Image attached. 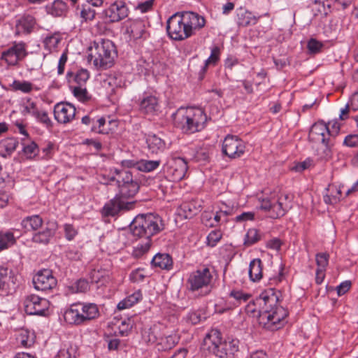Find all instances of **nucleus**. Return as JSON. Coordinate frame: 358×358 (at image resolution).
Returning <instances> with one entry per match:
<instances>
[{
    "mask_svg": "<svg viewBox=\"0 0 358 358\" xmlns=\"http://www.w3.org/2000/svg\"><path fill=\"white\" fill-rule=\"evenodd\" d=\"M88 51V61L92 62L97 69L110 68L117 57V50L114 43L108 39L94 42L93 45L89 48Z\"/></svg>",
    "mask_w": 358,
    "mask_h": 358,
    "instance_id": "nucleus-6",
    "label": "nucleus"
},
{
    "mask_svg": "<svg viewBox=\"0 0 358 358\" xmlns=\"http://www.w3.org/2000/svg\"><path fill=\"white\" fill-rule=\"evenodd\" d=\"M154 0H147L138 4L136 8L141 13H146L152 8Z\"/></svg>",
    "mask_w": 358,
    "mask_h": 358,
    "instance_id": "nucleus-57",
    "label": "nucleus"
},
{
    "mask_svg": "<svg viewBox=\"0 0 358 358\" xmlns=\"http://www.w3.org/2000/svg\"><path fill=\"white\" fill-rule=\"evenodd\" d=\"M222 343L221 333L217 329H211L204 337L202 347L217 357Z\"/></svg>",
    "mask_w": 358,
    "mask_h": 358,
    "instance_id": "nucleus-18",
    "label": "nucleus"
},
{
    "mask_svg": "<svg viewBox=\"0 0 358 358\" xmlns=\"http://www.w3.org/2000/svg\"><path fill=\"white\" fill-rule=\"evenodd\" d=\"M38 150L37 145L34 142H31L27 145L24 144L23 152L27 157L31 158L36 155Z\"/></svg>",
    "mask_w": 358,
    "mask_h": 358,
    "instance_id": "nucleus-52",
    "label": "nucleus"
},
{
    "mask_svg": "<svg viewBox=\"0 0 358 358\" xmlns=\"http://www.w3.org/2000/svg\"><path fill=\"white\" fill-rule=\"evenodd\" d=\"M308 138L310 142L320 146L316 150L320 157L325 158L330 155L335 141L331 136L329 126L324 121H318L313 124Z\"/></svg>",
    "mask_w": 358,
    "mask_h": 358,
    "instance_id": "nucleus-7",
    "label": "nucleus"
},
{
    "mask_svg": "<svg viewBox=\"0 0 358 358\" xmlns=\"http://www.w3.org/2000/svg\"><path fill=\"white\" fill-rule=\"evenodd\" d=\"M83 85H78L73 87V95L80 101H86L88 99V93Z\"/></svg>",
    "mask_w": 358,
    "mask_h": 358,
    "instance_id": "nucleus-49",
    "label": "nucleus"
},
{
    "mask_svg": "<svg viewBox=\"0 0 358 358\" xmlns=\"http://www.w3.org/2000/svg\"><path fill=\"white\" fill-rule=\"evenodd\" d=\"M180 341V337L173 334L167 336L162 337L157 343L158 350L166 351L173 348Z\"/></svg>",
    "mask_w": 358,
    "mask_h": 358,
    "instance_id": "nucleus-32",
    "label": "nucleus"
},
{
    "mask_svg": "<svg viewBox=\"0 0 358 358\" xmlns=\"http://www.w3.org/2000/svg\"><path fill=\"white\" fill-rule=\"evenodd\" d=\"M36 23V19L34 16L29 14L23 15L16 20L15 35L30 34L33 31Z\"/></svg>",
    "mask_w": 358,
    "mask_h": 358,
    "instance_id": "nucleus-21",
    "label": "nucleus"
},
{
    "mask_svg": "<svg viewBox=\"0 0 358 358\" xmlns=\"http://www.w3.org/2000/svg\"><path fill=\"white\" fill-rule=\"evenodd\" d=\"M62 39V37L59 33L48 35L43 40L44 47L50 52L55 50Z\"/></svg>",
    "mask_w": 358,
    "mask_h": 358,
    "instance_id": "nucleus-38",
    "label": "nucleus"
},
{
    "mask_svg": "<svg viewBox=\"0 0 358 358\" xmlns=\"http://www.w3.org/2000/svg\"><path fill=\"white\" fill-rule=\"evenodd\" d=\"M255 214L252 212H245L238 215L236 217L235 220L236 222H243L248 220H252L254 219Z\"/></svg>",
    "mask_w": 358,
    "mask_h": 358,
    "instance_id": "nucleus-62",
    "label": "nucleus"
},
{
    "mask_svg": "<svg viewBox=\"0 0 358 358\" xmlns=\"http://www.w3.org/2000/svg\"><path fill=\"white\" fill-rule=\"evenodd\" d=\"M145 143L148 152L152 154L162 152L166 148L164 141L155 134H148L145 136Z\"/></svg>",
    "mask_w": 358,
    "mask_h": 358,
    "instance_id": "nucleus-24",
    "label": "nucleus"
},
{
    "mask_svg": "<svg viewBox=\"0 0 358 358\" xmlns=\"http://www.w3.org/2000/svg\"><path fill=\"white\" fill-rule=\"evenodd\" d=\"M329 255L327 252L317 253L315 256L317 268L326 269L329 264Z\"/></svg>",
    "mask_w": 358,
    "mask_h": 358,
    "instance_id": "nucleus-44",
    "label": "nucleus"
},
{
    "mask_svg": "<svg viewBox=\"0 0 358 358\" xmlns=\"http://www.w3.org/2000/svg\"><path fill=\"white\" fill-rule=\"evenodd\" d=\"M90 73L86 69H80L76 73L68 71L66 73V78L69 83L72 80L75 81L78 85H84L87 80L89 79Z\"/></svg>",
    "mask_w": 358,
    "mask_h": 358,
    "instance_id": "nucleus-33",
    "label": "nucleus"
},
{
    "mask_svg": "<svg viewBox=\"0 0 358 358\" xmlns=\"http://www.w3.org/2000/svg\"><path fill=\"white\" fill-rule=\"evenodd\" d=\"M76 349L72 346L61 349L57 354L58 358H76Z\"/></svg>",
    "mask_w": 358,
    "mask_h": 358,
    "instance_id": "nucleus-50",
    "label": "nucleus"
},
{
    "mask_svg": "<svg viewBox=\"0 0 358 358\" xmlns=\"http://www.w3.org/2000/svg\"><path fill=\"white\" fill-rule=\"evenodd\" d=\"M26 55L25 44L22 42L15 43L10 48L1 53V59L8 65L14 66Z\"/></svg>",
    "mask_w": 358,
    "mask_h": 358,
    "instance_id": "nucleus-15",
    "label": "nucleus"
},
{
    "mask_svg": "<svg viewBox=\"0 0 358 358\" xmlns=\"http://www.w3.org/2000/svg\"><path fill=\"white\" fill-rule=\"evenodd\" d=\"M90 279L92 282L104 284L109 278L108 272L105 270L94 269L90 272Z\"/></svg>",
    "mask_w": 358,
    "mask_h": 358,
    "instance_id": "nucleus-42",
    "label": "nucleus"
},
{
    "mask_svg": "<svg viewBox=\"0 0 358 358\" xmlns=\"http://www.w3.org/2000/svg\"><path fill=\"white\" fill-rule=\"evenodd\" d=\"M10 87L13 91H20L23 93H29L34 89V85L31 83L19 80H13Z\"/></svg>",
    "mask_w": 358,
    "mask_h": 358,
    "instance_id": "nucleus-39",
    "label": "nucleus"
},
{
    "mask_svg": "<svg viewBox=\"0 0 358 358\" xmlns=\"http://www.w3.org/2000/svg\"><path fill=\"white\" fill-rule=\"evenodd\" d=\"M142 299V293L140 290L136 291L132 294L128 296L127 298L120 301L117 304L119 310L129 308L133 306L135 303H138Z\"/></svg>",
    "mask_w": 358,
    "mask_h": 358,
    "instance_id": "nucleus-35",
    "label": "nucleus"
},
{
    "mask_svg": "<svg viewBox=\"0 0 358 358\" xmlns=\"http://www.w3.org/2000/svg\"><path fill=\"white\" fill-rule=\"evenodd\" d=\"M194 159L198 162H206L209 159V152L207 148H200L194 155Z\"/></svg>",
    "mask_w": 358,
    "mask_h": 358,
    "instance_id": "nucleus-48",
    "label": "nucleus"
},
{
    "mask_svg": "<svg viewBox=\"0 0 358 358\" xmlns=\"http://www.w3.org/2000/svg\"><path fill=\"white\" fill-rule=\"evenodd\" d=\"M72 289L76 292L85 293L90 289L89 282L85 279L78 280L72 285Z\"/></svg>",
    "mask_w": 358,
    "mask_h": 358,
    "instance_id": "nucleus-45",
    "label": "nucleus"
},
{
    "mask_svg": "<svg viewBox=\"0 0 358 358\" xmlns=\"http://www.w3.org/2000/svg\"><path fill=\"white\" fill-rule=\"evenodd\" d=\"M258 310L259 307L257 304V299L253 302H250L245 307V312L247 314L251 315L253 317L257 316L259 317Z\"/></svg>",
    "mask_w": 358,
    "mask_h": 358,
    "instance_id": "nucleus-54",
    "label": "nucleus"
},
{
    "mask_svg": "<svg viewBox=\"0 0 358 358\" xmlns=\"http://www.w3.org/2000/svg\"><path fill=\"white\" fill-rule=\"evenodd\" d=\"M282 245V242L279 238H275L269 240L266 243V247L273 250H279Z\"/></svg>",
    "mask_w": 358,
    "mask_h": 358,
    "instance_id": "nucleus-63",
    "label": "nucleus"
},
{
    "mask_svg": "<svg viewBox=\"0 0 358 358\" xmlns=\"http://www.w3.org/2000/svg\"><path fill=\"white\" fill-rule=\"evenodd\" d=\"M187 169V161L182 157H176L169 162L168 174L173 181H180L185 178Z\"/></svg>",
    "mask_w": 358,
    "mask_h": 358,
    "instance_id": "nucleus-17",
    "label": "nucleus"
},
{
    "mask_svg": "<svg viewBox=\"0 0 358 358\" xmlns=\"http://www.w3.org/2000/svg\"><path fill=\"white\" fill-rule=\"evenodd\" d=\"M18 141L13 137H8L0 141V156H10L18 145Z\"/></svg>",
    "mask_w": 358,
    "mask_h": 358,
    "instance_id": "nucleus-28",
    "label": "nucleus"
},
{
    "mask_svg": "<svg viewBox=\"0 0 358 358\" xmlns=\"http://www.w3.org/2000/svg\"><path fill=\"white\" fill-rule=\"evenodd\" d=\"M262 238V234L255 228L249 229L245 236L244 245L251 246L257 243Z\"/></svg>",
    "mask_w": 358,
    "mask_h": 358,
    "instance_id": "nucleus-41",
    "label": "nucleus"
},
{
    "mask_svg": "<svg viewBox=\"0 0 358 358\" xmlns=\"http://www.w3.org/2000/svg\"><path fill=\"white\" fill-rule=\"evenodd\" d=\"M206 20L199 14L189 12H178L171 15L166 22L168 36L174 41L189 38L205 26Z\"/></svg>",
    "mask_w": 358,
    "mask_h": 358,
    "instance_id": "nucleus-2",
    "label": "nucleus"
},
{
    "mask_svg": "<svg viewBox=\"0 0 358 358\" xmlns=\"http://www.w3.org/2000/svg\"><path fill=\"white\" fill-rule=\"evenodd\" d=\"M213 279L209 268H203L192 272L187 279L188 289L192 292H199V295L206 296L210 292V282Z\"/></svg>",
    "mask_w": 358,
    "mask_h": 358,
    "instance_id": "nucleus-11",
    "label": "nucleus"
},
{
    "mask_svg": "<svg viewBox=\"0 0 358 358\" xmlns=\"http://www.w3.org/2000/svg\"><path fill=\"white\" fill-rule=\"evenodd\" d=\"M160 160H141L136 163V168L141 171L151 172L160 165Z\"/></svg>",
    "mask_w": 358,
    "mask_h": 358,
    "instance_id": "nucleus-40",
    "label": "nucleus"
},
{
    "mask_svg": "<svg viewBox=\"0 0 358 358\" xmlns=\"http://www.w3.org/2000/svg\"><path fill=\"white\" fill-rule=\"evenodd\" d=\"M99 308L94 303H78L71 306L64 313V317L66 322L80 325L98 317Z\"/></svg>",
    "mask_w": 358,
    "mask_h": 358,
    "instance_id": "nucleus-8",
    "label": "nucleus"
},
{
    "mask_svg": "<svg viewBox=\"0 0 358 358\" xmlns=\"http://www.w3.org/2000/svg\"><path fill=\"white\" fill-rule=\"evenodd\" d=\"M45 10L48 14L53 17H62L68 13L69 7L62 0H55L45 6Z\"/></svg>",
    "mask_w": 358,
    "mask_h": 358,
    "instance_id": "nucleus-26",
    "label": "nucleus"
},
{
    "mask_svg": "<svg viewBox=\"0 0 358 358\" xmlns=\"http://www.w3.org/2000/svg\"><path fill=\"white\" fill-rule=\"evenodd\" d=\"M248 273L252 282H258L262 278V262L260 259H254L250 262Z\"/></svg>",
    "mask_w": 358,
    "mask_h": 358,
    "instance_id": "nucleus-30",
    "label": "nucleus"
},
{
    "mask_svg": "<svg viewBox=\"0 0 358 358\" xmlns=\"http://www.w3.org/2000/svg\"><path fill=\"white\" fill-rule=\"evenodd\" d=\"M76 109L71 103L60 102L57 103L54 108V115L55 120L61 124L71 122L76 117Z\"/></svg>",
    "mask_w": 358,
    "mask_h": 358,
    "instance_id": "nucleus-16",
    "label": "nucleus"
},
{
    "mask_svg": "<svg viewBox=\"0 0 358 358\" xmlns=\"http://www.w3.org/2000/svg\"><path fill=\"white\" fill-rule=\"evenodd\" d=\"M173 118L178 127L189 134L202 130L207 121L203 110L197 107H181L173 114Z\"/></svg>",
    "mask_w": 358,
    "mask_h": 358,
    "instance_id": "nucleus-4",
    "label": "nucleus"
},
{
    "mask_svg": "<svg viewBox=\"0 0 358 358\" xmlns=\"http://www.w3.org/2000/svg\"><path fill=\"white\" fill-rule=\"evenodd\" d=\"M237 24L239 27H248L257 24L260 17H256L252 12L240 8L236 10Z\"/></svg>",
    "mask_w": 358,
    "mask_h": 358,
    "instance_id": "nucleus-25",
    "label": "nucleus"
},
{
    "mask_svg": "<svg viewBox=\"0 0 358 358\" xmlns=\"http://www.w3.org/2000/svg\"><path fill=\"white\" fill-rule=\"evenodd\" d=\"M164 229L162 219L152 213L139 214L130 224V229L134 236L144 238L145 243L138 244L135 250L136 255L146 252L151 245V237Z\"/></svg>",
    "mask_w": 358,
    "mask_h": 358,
    "instance_id": "nucleus-3",
    "label": "nucleus"
},
{
    "mask_svg": "<svg viewBox=\"0 0 358 358\" xmlns=\"http://www.w3.org/2000/svg\"><path fill=\"white\" fill-rule=\"evenodd\" d=\"M344 144L348 147H356L358 145V134H350L344 139Z\"/></svg>",
    "mask_w": 358,
    "mask_h": 358,
    "instance_id": "nucleus-56",
    "label": "nucleus"
},
{
    "mask_svg": "<svg viewBox=\"0 0 358 358\" xmlns=\"http://www.w3.org/2000/svg\"><path fill=\"white\" fill-rule=\"evenodd\" d=\"M67 59H68V56H67V53L66 52H64L59 59V62H58V66H57V73L59 75H62L64 71V66L66 65V63L67 62Z\"/></svg>",
    "mask_w": 358,
    "mask_h": 358,
    "instance_id": "nucleus-60",
    "label": "nucleus"
},
{
    "mask_svg": "<svg viewBox=\"0 0 358 358\" xmlns=\"http://www.w3.org/2000/svg\"><path fill=\"white\" fill-rule=\"evenodd\" d=\"M222 233L220 230H213L207 236V243L208 245L215 246L221 239Z\"/></svg>",
    "mask_w": 358,
    "mask_h": 358,
    "instance_id": "nucleus-47",
    "label": "nucleus"
},
{
    "mask_svg": "<svg viewBox=\"0 0 358 358\" xmlns=\"http://www.w3.org/2000/svg\"><path fill=\"white\" fill-rule=\"evenodd\" d=\"M107 15L112 22H118L128 15V9L124 2L116 1L112 3L108 11Z\"/></svg>",
    "mask_w": 358,
    "mask_h": 358,
    "instance_id": "nucleus-22",
    "label": "nucleus"
},
{
    "mask_svg": "<svg viewBox=\"0 0 358 358\" xmlns=\"http://www.w3.org/2000/svg\"><path fill=\"white\" fill-rule=\"evenodd\" d=\"M139 110L145 114L153 115L159 110L158 98L151 94L144 93L139 100Z\"/></svg>",
    "mask_w": 358,
    "mask_h": 358,
    "instance_id": "nucleus-19",
    "label": "nucleus"
},
{
    "mask_svg": "<svg viewBox=\"0 0 358 358\" xmlns=\"http://www.w3.org/2000/svg\"><path fill=\"white\" fill-rule=\"evenodd\" d=\"M220 49L217 46H213L211 48V52L209 57L205 60L204 65L202 66L201 69L199 72L200 78L202 79L203 78L204 74L206 73L207 69L209 66H215L217 62L220 59Z\"/></svg>",
    "mask_w": 358,
    "mask_h": 358,
    "instance_id": "nucleus-31",
    "label": "nucleus"
},
{
    "mask_svg": "<svg viewBox=\"0 0 358 358\" xmlns=\"http://www.w3.org/2000/svg\"><path fill=\"white\" fill-rule=\"evenodd\" d=\"M115 176L110 179L115 180L118 187V193L116 194L121 199L126 201L136 195L139 189V184L133 178L131 173L125 169H115Z\"/></svg>",
    "mask_w": 358,
    "mask_h": 358,
    "instance_id": "nucleus-9",
    "label": "nucleus"
},
{
    "mask_svg": "<svg viewBox=\"0 0 358 358\" xmlns=\"http://www.w3.org/2000/svg\"><path fill=\"white\" fill-rule=\"evenodd\" d=\"M238 64V59L233 56L228 57L224 61L226 69L232 70L233 67Z\"/></svg>",
    "mask_w": 358,
    "mask_h": 358,
    "instance_id": "nucleus-64",
    "label": "nucleus"
},
{
    "mask_svg": "<svg viewBox=\"0 0 358 358\" xmlns=\"http://www.w3.org/2000/svg\"><path fill=\"white\" fill-rule=\"evenodd\" d=\"M350 287L351 282L350 280H345L341 282L336 288L338 295H343L350 289Z\"/></svg>",
    "mask_w": 358,
    "mask_h": 358,
    "instance_id": "nucleus-59",
    "label": "nucleus"
},
{
    "mask_svg": "<svg viewBox=\"0 0 358 358\" xmlns=\"http://www.w3.org/2000/svg\"><path fill=\"white\" fill-rule=\"evenodd\" d=\"M43 220L39 215L27 216L22 219L21 226L25 231H35L31 241L37 244L48 245L55 237L57 230L56 222H47L45 227L41 229Z\"/></svg>",
    "mask_w": 358,
    "mask_h": 358,
    "instance_id": "nucleus-5",
    "label": "nucleus"
},
{
    "mask_svg": "<svg viewBox=\"0 0 358 358\" xmlns=\"http://www.w3.org/2000/svg\"><path fill=\"white\" fill-rule=\"evenodd\" d=\"M15 243V238L13 232L0 231V252L8 249L11 245Z\"/></svg>",
    "mask_w": 358,
    "mask_h": 358,
    "instance_id": "nucleus-37",
    "label": "nucleus"
},
{
    "mask_svg": "<svg viewBox=\"0 0 358 358\" xmlns=\"http://www.w3.org/2000/svg\"><path fill=\"white\" fill-rule=\"evenodd\" d=\"M229 296L235 299L238 303L246 302L251 297L250 294H246L240 290H232L230 292Z\"/></svg>",
    "mask_w": 358,
    "mask_h": 358,
    "instance_id": "nucleus-51",
    "label": "nucleus"
},
{
    "mask_svg": "<svg viewBox=\"0 0 358 358\" xmlns=\"http://www.w3.org/2000/svg\"><path fill=\"white\" fill-rule=\"evenodd\" d=\"M127 31L130 34L133 38H140L145 32V24L140 20H131L127 27Z\"/></svg>",
    "mask_w": 358,
    "mask_h": 358,
    "instance_id": "nucleus-29",
    "label": "nucleus"
},
{
    "mask_svg": "<svg viewBox=\"0 0 358 358\" xmlns=\"http://www.w3.org/2000/svg\"><path fill=\"white\" fill-rule=\"evenodd\" d=\"M131 206V203L122 200L116 195L113 199L104 205L103 208V214L105 216H115L121 210H128Z\"/></svg>",
    "mask_w": 358,
    "mask_h": 358,
    "instance_id": "nucleus-20",
    "label": "nucleus"
},
{
    "mask_svg": "<svg viewBox=\"0 0 358 358\" xmlns=\"http://www.w3.org/2000/svg\"><path fill=\"white\" fill-rule=\"evenodd\" d=\"M239 341L237 339L222 341L217 357L219 358H233L239 349Z\"/></svg>",
    "mask_w": 358,
    "mask_h": 358,
    "instance_id": "nucleus-23",
    "label": "nucleus"
},
{
    "mask_svg": "<svg viewBox=\"0 0 358 358\" xmlns=\"http://www.w3.org/2000/svg\"><path fill=\"white\" fill-rule=\"evenodd\" d=\"M245 143L237 136L227 135L222 146V153L231 159L241 157L245 152Z\"/></svg>",
    "mask_w": 358,
    "mask_h": 358,
    "instance_id": "nucleus-12",
    "label": "nucleus"
},
{
    "mask_svg": "<svg viewBox=\"0 0 358 358\" xmlns=\"http://www.w3.org/2000/svg\"><path fill=\"white\" fill-rule=\"evenodd\" d=\"M37 118L41 122L49 126L51 124V120H50L47 112L38 110L36 115L34 116Z\"/></svg>",
    "mask_w": 358,
    "mask_h": 358,
    "instance_id": "nucleus-58",
    "label": "nucleus"
},
{
    "mask_svg": "<svg viewBox=\"0 0 358 358\" xmlns=\"http://www.w3.org/2000/svg\"><path fill=\"white\" fill-rule=\"evenodd\" d=\"M152 266L160 269L171 270L173 268L172 257L167 253H157L151 262Z\"/></svg>",
    "mask_w": 358,
    "mask_h": 358,
    "instance_id": "nucleus-27",
    "label": "nucleus"
},
{
    "mask_svg": "<svg viewBox=\"0 0 358 358\" xmlns=\"http://www.w3.org/2000/svg\"><path fill=\"white\" fill-rule=\"evenodd\" d=\"M279 292L274 289L262 292L257 298L259 322L265 329L273 331L280 327V322L287 316V310L278 306Z\"/></svg>",
    "mask_w": 358,
    "mask_h": 358,
    "instance_id": "nucleus-1",
    "label": "nucleus"
},
{
    "mask_svg": "<svg viewBox=\"0 0 358 358\" xmlns=\"http://www.w3.org/2000/svg\"><path fill=\"white\" fill-rule=\"evenodd\" d=\"M65 237L67 240L71 241L77 235L78 232L72 224H66L64 226Z\"/></svg>",
    "mask_w": 358,
    "mask_h": 358,
    "instance_id": "nucleus-53",
    "label": "nucleus"
},
{
    "mask_svg": "<svg viewBox=\"0 0 358 358\" xmlns=\"http://www.w3.org/2000/svg\"><path fill=\"white\" fill-rule=\"evenodd\" d=\"M33 284L36 289L46 292L56 287L57 280L50 270L43 269L34 276Z\"/></svg>",
    "mask_w": 358,
    "mask_h": 358,
    "instance_id": "nucleus-14",
    "label": "nucleus"
},
{
    "mask_svg": "<svg viewBox=\"0 0 358 358\" xmlns=\"http://www.w3.org/2000/svg\"><path fill=\"white\" fill-rule=\"evenodd\" d=\"M24 306L28 315H44L49 308V301L45 298L31 294L25 299Z\"/></svg>",
    "mask_w": 358,
    "mask_h": 358,
    "instance_id": "nucleus-13",
    "label": "nucleus"
},
{
    "mask_svg": "<svg viewBox=\"0 0 358 358\" xmlns=\"http://www.w3.org/2000/svg\"><path fill=\"white\" fill-rule=\"evenodd\" d=\"M322 48L323 44L315 38H311L308 41L307 48L310 54H317L322 51Z\"/></svg>",
    "mask_w": 358,
    "mask_h": 358,
    "instance_id": "nucleus-43",
    "label": "nucleus"
},
{
    "mask_svg": "<svg viewBox=\"0 0 358 358\" xmlns=\"http://www.w3.org/2000/svg\"><path fill=\"white\" fill-rule=\"evenodd\" d=\"M327 125L329 126L330 129L331 136L333 137L334 141H335L336 136L338 134L340 130L339 124L337 122H329Z\"/></svg>",
    "mask_w": 358,
    "mask_h": 358,
    "instance_id": "nucleus-61",
    "label": "nucleus"
},
{
    "mask_svg": "<svg viewBox=\"0 0 358 358\" xmlns=\"http://www.w3.org/2000/svg\"><path fill=\"white\" fill-rule=\"evenodd\" d=\"M180 211L185 218L189 219L200 211V206H197L194 201H187L181 204Z\"/></svg>",
    "mask_w": 358,
    "mask_h": 358,
    "instance_id": "nucleus-34",
    "label": "nucleus"
},
{
    "mask_svg": "<svg viewBox=\"0 0 358 358\" xmlns=\"http://www.w3.org/2000/svg\"><path fill=\"white\" fill-rule=\"evenodd\" d=\"M8 269L0 266V295L5 296L11 293L12 289L8 285Z\"/></svg>",
    "mask_w": 358,
    "mask_h": 358,
    "instance_id": "nucleus-36",
    "label": "nucleus"
},
{
    "mask_svg": "<svg viewBox=\"0 0 358 358\" xmlns=\"http://www.w3.org/2000/svg\"><path fill=\"white\" fill-rule=\"evenodd\" d=\"M38 110L36 103L28 100L24 106L23 113L24 114L28 113L34 116Z\"/></svg>",
    "mask_w": 358,
    "mask_h": 358,
    "instance_id": "nucleus-55",
    "label": "nucleus"
},
{
    "mask_svg": "<svg viewBox=\"0 0 358 358\" xmlns=\"http://www.w3.org/2000/svg\"><path fill=\"white\" fill-rule=\"evenodd\" d=\"M259 209L267 212L268 216L273 219L281 217L285 215L291 208V198L288 194H283L275 197H266L259 199Z\"/></svg>",
    "mask_w": 358,
    "mask_h": 358,
    "instance_id": "nucleus-10",
    "label": "nucleus"
},
{
    "mask_svg": "<svg viewBox=\"0 0 358 358\" xmlns=\"http://www.w3.org/2000/svg\"><path fill=\"white\" fill-rule=\"evenodd\" d=\"M96 15V12L94 9H92L90 6L83 5L80 10V17L85 22L92 20Z\"/></svg>",
    "mask_w": 358,
    "mask_h": 358,
    "instance_id": "nucleus-46",
    "label": "nucleus"
}]
</instances>
